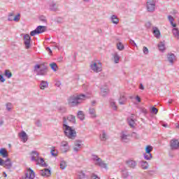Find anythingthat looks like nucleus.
Masks as SVG:
<instances>
[{
  "instance_id": "58836bf2",
  "label": "nucleus",
  "mask_w": 179,
  "mask_h": 179,
  "mask_svg": "<svg viewBox=\"0 0 179 179\" xmlns=\"http://www.w3.org/2000/svg\"><path fill=\"white\" fill-rule=\"evenodd\" d=\"M173 34H174V36L176 37H179V31H178V29L177 28H174L173 29Z\"/></svg>"
},
{
  "instance_id": "7c9ffc66",
  "label": "nucleus",
  "mask_w": 179,
  "mask_h": 179,
  "mask_svg": "<svg viewBox=\"0 0 179 179\" xmlns=\"http://www.w3.org/2000/svg\"><path fill=\"white\" fill-rule=\"evenodd\" d=\"M108 92H110L108 88H101V93L102 96H106V94H107L108 93Z\"/></svg>"
},
{
  "instance_id": "b1692460",
  "label": "nucleus",
  "mask_w": 179,
  "mask_h": 179,
  "mask_svg": "<svg viewBox=\"0 0 179 179\" xmlns=\"http://www.w3.org/2000/svg\"><path fill=\"white\" fill-rule=\"evenodd\" d=\"M158 48L160 51H164L166 50V46L164 42H161L158 44Z\"/></svg>"
},
{
  "instance_id": "79ce46f5",
  "label": "nucleus",
  "mask_w": 179,
  "mask_h": 179,
  "mask_svg": "<svg viewBox=\"0 0 179 179\" xmlns=\"http://www.w3.org/2000/svg\"><path fill=\"white\" fill-rule=\"evenodd\" d=\"M114 61L115 64H118V62H120V56H118V55H114Z\"/></svg>"
},
{
  "instance_id": "412c9836",
  "label": "nucleus",
  "mask_w": 179,
  "mask_h": 179,
  "mask_svg": "<svg viewBox=\"0 0 179 179\" xmlns=\"http://www.w3.org/2000/svg\"><path fill=\"white\" fill-rule=\"evenodd\" d=\"M174 59H176V55L174 54H171L168 56V61L171 64H174Z\"/></svg>"
},
{
  "instance_id": "2f4dec72",
  "label": "nucleus",
  "mask_w": 179,
  "mask_h": 179,
  "mask_svg": "<svg viewBox=\"0 0 179 179\" xmlns=\"http://www.w3.org/2000/svg\"><path fill=\"white\" fill-rule=\"evenodd\" d=\"M128 122H129V125L131 128H134V127H135V120H134V119L132 118L128 119Z\"/></svg>"
},
{
  "instance_id": "473e14b6",
  "label": "nucleus",
  "mask_w": 179,
  "mask_h": 179,
  "mask_svg": "<svg viewBox=\"0 0 179 179\" xmlns=\"http://www.w3.org/2000/svg\"><path fill=\"white\" fill-rule=\"evenodd\" d=\"M127 101V98L124 97V96H120V99L119 100V103L122 105L125 104V102Z\"/></svg>"
},
{
  "instance_id": "3c124183",
  "label": "nucleus",
  "mask_w": 179,
  "mask_h": 179,
  "mask_svg": "<svg viewBox=\"0 0 179 179\" xmlns=\"http://www.w3.org/2000/svg\"><path fill=\"white\" fill-rule=\"evenodd\" d=\"M91 179H100V178L97 177L96 175H92L91 176Z\"/></svg>"
},
{
  "instance_id": "9b49d317",
  "label": "nucleus",
  "mask_w": 179,
  "mask_h": 179,
  "mask_svg": "<svg viewBox=\"0 0 179 179\" xmlns=\"http://www.w3.org/2000/svg\"><path fill=\"white\" fill-rule=\"evenodd\" d=\"M26 177L27 178H29V179H34V177H36L34 171L31 170L30 168L27 169Z\"/></svg>"
},
{
  "instance_id": "dca6fc26",
  "label": "nucleus",
  "mask_w": 179,
  "mask_h": 179,
  "mask_svg": "<svg viewBox=\"0 0 179 179\" xmlns=\"http://www.w3.org/2000/svg\"><path fill=\"white\" fill-rule=\"evenodd\" d=\"M3 166L5 167V169H10V167H12V162H10V159H8L3 162Z\"/></svg>"
},
{
  "instance_id": "e433bc0d",
  "label": "nucleus",
  "mask_w": 179,
  "mask_h": 179,
  "mask_svg": "<svg viewBox=\"0 0 179 179\" xmlns=\"http://www.w3.org/2000/svg\"><path fill=\"white\" fill-rule=\"evenodd\" d=\"M66 162H65L64 161H62L60 163V168L62 169V170H65V169H66Z\"/></svg>"
},
{
  "instance_id": "f704fd0d",
  "label": "nucleus",
  "mask_w": 179,
  "mask_h": 179,
  "mask_svg": "<svg viewBox=\"0 0 179 179\" xmlns=\"http://www.w3.org/2000/svg\"><path fill=\"white\" fill-rule=\"evenodd\" d=\"M78 117L80 118L81 120H85V114H83V111H79L78 112Z\"/></svg>"
},
{
  "instance_id": "f03ea898",
  "label": "nucleus",
  "mask_w": 179,
  "mask_h": 179,
  "mask_svg": "<svg viewBox=\"0 0 179 179\" xmlns=\"http://www.w3.org/2000/svg\"><path fill=\"white\" fill-rule=\"evenodd\" d=\"M34 72H36L37 75H47V73L48 72V68L47 67V66H45V64L44 63H42L41 64H36L34 66Z\"/></svg>"
},
{
  "instance_id": "423d86ee",
  "label": "nucleus",
  "mask_w": 179,
  "mask_h": 179,
  "mask_svg": "<svg viewBox=\"0 0 179 179\" xmlns=\"http://www.w3.org/2000/svg\"><path fill=\"white\" fill-rule=\"evenodd\" d=\"M68 104L70 106V107H75V106H78L79 102L78 101V98H76V96H70L68 99Z\"/></svg>"
},
{
  "instance_id": "a18cd8bd",
  "label": "nucleus",
  "mask_w": 179,
  "mask_h": 179,
  "mask_svg": "<svg viewBox=\"0 0 179 179\" xmlns=\"http://www.w3.org/2000/svg\"><path fill=\"white\" fill-rule=\"evenodd\" d=\"M151 113L153 114H157V113H159V110L155 107H152L151 109Z\"/></svg>"
},
{
  "instance_id": "f8f14e48",
  "label": "nucleus",
  "mask_w": 179,
  "mask_h": 179,
  "mask_svg": "<svg viewBox=\"0 0 179 179\" xmlns=\"http://www.w3.org/2000/svg\"><path fill=\"white\" fill-rule=\"evenodd\" d=\"M171 149H178L179 141L176 139L171 140Z\"/></svg>"
},
{
  "instance_id": "4468645a",
  "label": "nucleus",
  "mask_w": 179,
  "mask_h": 179,
  "mask_svg": "<svg viewBox=\"0 0 179 179\" xmlns=\"http://www.w3.org/2000/svg\"><path fill=\"white\" fill-rule=\"evenodd\" d=\"M41 174L43 177H50L51 176V171L45 169L41 171Z\"/></svg>"
},
{
  "instance_id": "0eeeda50",
  "label": "nucleus",
  "mask_w": 179,
  "mask_h": 179,
  "mask_svg": "<svg viewBox=\"0 0 179 179\" xmlns=\"http://www.w3.org/2000/svg\"><path fill=\"white\" fill-rule=\"evenodd\" d=\"M156 8V1L155 0H148L147 9L148 12H153Z\"/></svg>"
},
{
  "instance_id": "37998d69",
  "label": "nucleus",
  "mask_w": 179,
  "mask_h": 179,
  "mask_svg": "<svg viewBox=\"0 0 179 179\" xmlns=\"http://www.w3.org/2000/svg\"><path fill=\"white\" fill-rule=\"evenodd\" d=\"M101 141H106L107 139V134H106L105 131L102 132V135L101 136Z\"/></svg>"
},
{
  "instance_id": "de8ad7c7",
  "label": "nucleus",
  "mask_w": 179,
  "mask_h": 179,
  "mask_svg": "<svg viewBox=\"0 0 179 179\" xmlns=\"http://www.w3.org/2000/svg\"><path fill=\"white\" fill-rule=\"evenodd\" d=\"M127 139H128V136H127L125 134H122V141L123 142H127Z\"/></svg>"
},
{
  "instance_id": "9d476101",
  "label": "nucleus",
  "mask_w": 179,
  "mask_h": 179,
  "mask_svg": "<svg viewBox=\"0 0 179 179\" xmlns=\"http://www.w3.org/2000/svg\"><path fill=\"white\" fill-rule=\"evenodd\" d=\"M30 40H31V38L29 34H25L24 36V43L26 48L27 49L30 48Z\"/></svg>"
},
{
  "instance_id": "6e6552de",
  "label": "nucleus",
  "mask_w": 179,
  "mask_h": 179,
  "mask_svg": "<svg viewBox=\"0 0 179 179\" xmlns=\"http://www.w3.org/2000/svg\"><path fill=\"white\" fill-rule=\"evenodd\" d=\"M93 159L95 160V164L99 166V167H102L103 169H107V164H104L103 161H101V159L96 156H94Z\"/></svg>"
},
{
  "instance_id": "6ab92c4d",
  "label": "nucleus",
  "mask_w": 179,
  "mask_h": 179,
  "mask_svg": "<svg viewBox=\"0 0 179 179\" xmlns=\"http://www.w3.org/2000/svg\"><path fill=\"white\" fill-rule=\"evenodd\" d=\"M31 155V160H33L34 162H37V160H38L39 159L38 153H37L36 151H34L32 152Z\"/></svg>"
},
{
  "instance_id": "bb28decb",
  "label": "nucleus",
  "mask_w": 179,
  "mask_h": 179,
  "mask_svg": "<svg viewBox=\"0 0 179 179\" xmlns=\"http://www.w3.org/2000/svg\"><path fill=\"white\" fill-rule=\"evenodd\" d=\"M50 153L52 156H54L55 157L58 156V150H55V147H52Z\"/></svg>"
},
{
  "instance_id": "aec40b11",
  "label": "nucleus",
  "mask_w": 179,
  "mask_h": 179,
  "mask_svg": "<svg viewBox=\"0 0 179 179\" xmlns=\"http://www.w3.org/2000/svg\"><path fill=\"white\" fill-rule=\"evenodd\" d=\"M67 120L72 124H75L76 122V118L72 115H70L67 117Z\"/></svg>"
},
{
  "instance_id": "393cba45",
  "label": "nucleus",
  "mask_w": 179,
  "mask_h": 179,
  "mask_svg": "<svg viewBox=\"0 0 179 179\" xmlns=\"http://www.w3.org/2000/svg\"><path fill=\"white\" fill-rule=\"evenodd\" d=\"M111 20L114 24H118V23L120 22V20H118V18L115 15H113L111 17Z\"/></svg>"
},
{
  "instance_id": "a19ab883",
  "label": "nucleus",
  "mask_w": 179,
  "mask_h": 179,
  "mask_svg": "<svg viewBox=\"0 0 179 179\" xmlns=\"http://www.w3.org/2000/svg\"><path fill=\"white\" fill-rule=\"evenodd\" d=\"M110 107L113 108V110H117V106H115V102L114 101H110Z\"/></svg>"
},
{
  "instance_id": "7ed1b4c3",
  "label": "nucleus",
  "mask_w": 179,
  "mask_h": 179,
  "mask_svg": "<svg viewBox=\"0 0 179 179\" xmlns=\"http://www.w3.org/2000/svg\"><path fill=\"white\" fill-rule=\"evenodd\" d=\"M90 68L92 71L96 72V73L99 72H101L103 70V66L101 65V62H92L90 64Z\"/></svg>"
},
{
  "instance_id": "4c0bfd02",
  "label": "nucleus",
  "mask_w": 179,
  "mask_h": 179,
  "mask_svg": "<svg viewBox=\"0 0 179 179\" xmlns=\"http://www.w3.org/2000/svg\"><path fill=\"white\" fill-rule=\"evenodd\" d=\"M86 178V175L83 173V172H80L78 176V179H85Z\"/></svg>"
},
{
  "instance_id": "69168bd1",
  "label": "nucleus",
  "mask_w": 179,
  "mask_h": 179,
  "mask_svg": "<svg viewBox=\"0 0 179 179\" xmlns=\"http://www.w3.org/2000/svg\"><path fill=\"white\" fill-rule=\"evenodd\" d=\"M163 127H167L166 124H163Z\"/></svg>"
},
{
  "instance_id": "338daca9",
  "label": "nucleus",
  "mask_w": 179,
  "mask_h": 179,
  "mask_svg": "<svg viewBox=\"0 0 179 179\" xmlns=\"http://www.w3.org/2000/svg\"><path fill=\"white\" fill-rule=\"evenodd\" d=\"M177 127L179 129V125H178Z\"/></svg>"
},
{
  "instance_id": "f3484780",
  "label": "nucleus",
  "mask_w": 179,
  "mask_h": 179,
  "mask_svg": "<svg viewBox=\"0 0 179 179\" xmlns=\"http://www.w3.org/2000/svg\"><path fill=\"white\" fill-rule=\"evenodd\" d=\"M127 166H129V167H131V169H135V167H136V162L134 160L127 161Z\"/></svg>"
},
{
  "instance_id": "39448f33",
  "label": "nucleus",
  "mask_w": 179,
  "mask_h": 179,
  "mask_svg": "<svg viewBox=\"0 0 179 179\" xmlns=\"http://www.w3.org/2000/svg\"><path fill=\"white\" fill-rule=\"evenodd\" d=\"M153 150V147L151 145H147L145 147V153L144 154V157L145 160H150L152 159V154L150 152Z\"/></svg>"
},
{
  "instance_id": "5701e85b",
  "label": "nucleus",
  "mask_w": 179,
  "mask_h": 179,
  "mask_svg": "<svg viewBox=\"0 0 179 179\" xmlns=\"http://www.w3.org/2000/svg\"><path fill=\"white\" fill-rule=\"evenodd\" d=\"M62 148H64V152H68V149H69V145H68V142L66 141L62 142Z\"/></svg>"
},
{
  "instance_id": "c03bdc74",
  "label": "nucleus",
  "mask_w": 179,
  "mask_h": 179,
  "mask_svg": "<svg viewBox=\"0 0 179 179\" xmlns=\"http://www.w3.org/2000/svg\"><path fill=\"white\" fill-rule=\"evenodd\" d=\"M142 167L144 170H147V169L149 167V166L148 165V162H143Z\"/></svg>"
},
{
  "instance_id": "e2e57ef3",
  "label": "nucleus",
  "mask_w": 179,
  "mask_h": 179,
  "mask_svg": "<svg viewBox=\"0 0 179 179\" xmlns=\"http://www.w3.org/2000/svg\"><path fill=\"white\" fill-rule=\"evenodd\" d=\"M3 124V122H1L0 125H2Z\"/></svg>"
},
{
  "instance_id": "a211bd4d",
  "label": "nucleus",
  "mask_w": 179,
  "mask_h": 179,
  "mask_svg": "<svg viewBox=\"0 0 179 179\" xmlns=\"http://www.w3.org/2000/svg\"><path fill=\"white\" fill-rule=\"evenodd\" d=\"M20 138L22 139L23 142H27V134L26 132L22 131L19 134Z\"/></svg>"
},
{
  "instance_id": "c756f323",
  "label": "nucleus",
  "mask_w": 179,
  "mask_h": 179,
  "mask_svg": "<svg viewBox=\"0 0 179 179\" xmlns=\"http://www.w3.org/2000/svg\"><path fill=\"white\" fill-rule=\"evenodd\" d=\"M36 162H38V164H40L41 166H47V164L44 162V159L43 158H38V160Z\"/></svg>"
},
{
  "instance_id": "5fc2aeb1",
  "label": "nucleus",
  "mask_w": 179,
  "mask_h": 179,
  "mask_svg": "<svg viewBox=\"0 0 179 179\" xmlns=\"http://www.w3.org/2000/svg\"><path fill=\"white\" fill-rule=\"evenodd\" d=\"M136 100H137V101H138V103H141V97H139V96H136Z\"/></svg>"
},
{
  "instance_id": "ddd939ff",
  "label": "nucleus",
  "mask_w": 179,
  "mask_h": 179,
  "mask_svg": "<svg viewBox=\"0 0 179 179\" xmlns=\"http://www.w3.org/2000/svg\"><path fill=\"white\" fill-rule=\"evenodd\" d=\"M76 97L77 98V100L78 101V104H80L82 101H85L86 99H87V96L85 94H79V95H76Z\"/></svg>"
},
{
  "instance_id": "72a5a7b5",
  "label": "nucleus",
  "mask_w": 179,
  "mask_h": 179,
  "mask_svg": "<svg viewBox=\"0 0 179 179\" xmlns=\"http://www.w3.org/2000/svg\"><path fill=\"white\" fill-rule=\"evenodd\" d=\"M5 76L8 78V79H10L12 78V73L9 70H6L5 71Z\"/></svg>"
},
{
  "instance_id": "bf43d9fd",
  "label": "nucleus",
  "mask_w": 179,
  "mask_h": 179,
  "mask_svg": "<svg viewBox=\"0 0 179 179\" xmlns=\"http://www.w3.org/2000/svg\"><path fill=\"white\" fill-rule=\"evenodd\" d=\"M56 47L57 48H59V46L57 44H56Z\"/></svg>"
},
{
  "instance_id": "0e129e2a",
  "label": "nucleus",
  "mask_w": 179,
  "mask_h": 179,
  "mask_svg": "<svg viewBox=\"0 0 179 179\" xmlns=\"http://www.w3.org/2000/svg\"><path fill=\"white\" fill-rule=\"evenodd\" d=\"M134 115H131V118H134Z\"/></svg>"
},
{
  "instance_id": "4be33fe9",
  "label": "nucleus",
  "mask_w": 179,
  "mask_h": 179,
  "mask_svg": "<svg viewBox=\"0 0 179 179\" xmlns=\"http://www.w3.org/2000/svg\"><path fill=\"white\" fill-rule=\"evenodd\" d=\"M0 155L2 157H8V151H6V149L5 148H1L0 150Z\"/></svg>"
},
{
  "instance_id": "c9c22d12",
  "label": "nucleus",
  "mask_w": 179,
  "mask_h": 179,
  "mask_svg": "<svg viewBox=\"0 0 179 179\" xmlns=\"http://www.w3.org/2000/svg\"><path fill=\"white\" fill-rule=\"evenodd\" d=\"M90 114L92 117H96V110H94V108H90Z\"/></svg>"
},
{
  "instance_id": "603ef678",
  "label": "nucleus",
  "mask_w": 179,
  "mask_h": 179,
  "mask_svg": "<svg viewBox=\"0 0 179 179\" xmlns=\"http://www.w3.org/2000/svg\"><path fill=\"white\" fill-rule=\"evenodd\" d=\"M141 90H145V87H143V84H140V87Z\"/></svg>"
},
{
  "instance_id": "a878e982",
  "label": "nucleus",
  "mask_w": 179,
  "mask_h": 179,
  "mask_svg": "<svg viewBox=\"0 0 179 179\" xmlns=\"http://www.w3.org/2000/svg\"><path fill=\"white\" fill-rule=\"evenodd\" d=\"M47 87H48V83H47V82L42 81L41 83V90H44V89H47Z\"/></svg>"
},
{
  "instance_id": "13d9d810",
  "label": "nucleus",
  "mask_w": 179,
  "mask_h": 179,
  "mask_svg": "<svg viewBox=\"0 0 179 179\" xmlns=\"http://www.w3.org/2000/svg\"><path fill=\"white\" fill-rule=\"evenodd\" d=\"M77 148H80V144H76Z\"/></svg>"
},
{
  "instance_id": "864d4df0",
  "label": "nucleus",
  "mask_w": 179,
  "mask_h": 179,
  "mask_svg": "<svg viewBox=\"0 0 179 179\" xmlns=\"http://www.w3.org/2000/svg\"><path fill=\"white\" fill-rule=\"evenodd\" d=\"M0 166H3V159L0 158Z\"/></svg>"
},
{
  "instance_id": "6e6d98bb",
  "label": "nucleus",
  "mask_w": 179,
  "mask_h": 179,
  "mask_svg": "<svg viewBox=\"0 0 179 179\" xmlns=\"http://www.w3.org/2000/svg\"><path fill=\"white\" fill-rule=\"evenodd\" d=\"M46 50H47V51L49 52L50 54H51V52H52V51H51V49H50V48H47Z\"/></svg>"
},
{
  "instance_id": "49530a36",
  "label": "nucleus",
  "mask_w": 179,
  "mask_h": 179,
  "mask_svg": "<svg viewBox=\"0 0 179 179\" xmlns=\"http://www.w3.org/2000/svg\"><path fill=\"white\" fill-rule=\"evenodd\" d=\"M6 108H7L8 111H10V110H12V108H13L12 103H8L6 104Z\"/></svg>"
},
{
  "instance_id": "8fccbe9b",
  "label": "nucleus",
  "mask_w": 179,
  "mask_h": 179,
  "mask_svg": "<svg viewBox=\"0 0 179 179\" xmlns=\"http://www.w3.org/2000/svg\"><path fill=\"white\" fill-rule=\"evenodd\" d=\"M0 80L2 83L5 82L6 80H5V78H3V76L0 75Z\"/></svg>"
},
{
  "instance_id": "cd10ccee",
  "label": "nucleus",
  "mask_w": 179,
  "mask_h": 179,
  "mask_svg": "<svg viewBox=\"0 0 179 179\" xmlns=\"http://www.w3.org/2000/svg\"><path fill=\"white\" fill-rule=\"evenodd\" d=\"M50 66L51 69H52V71H54L55 72H57V71H58V66H57V64L52 63L50 64Z\"/></svg>"
},
{
  "instance_id": "20e7f679",
  "label": "nucleus",
  "mask_w": 179,
  "mask_h": 179,
  "mask_svg": "<svg viewBox=\"0 0 179 179\" xmlns=\"http://www.w3.org/2000/svg\"><path fill=\"white\" fill-rule=\"evenodd\" d=\"M45 30H47V27L45 26H38L35 30L31 31L30 35L33 36L36 34H41V33H44Z\"/></svg>"
},
{
  "instance_id": "f257e3e1",
  "label": "nucleus",
  "mask_w": 179,
  "mask_h": 179,
  "mask_svg": "<svg viewBox=\"0 0 179 179\" xmlns=\"http://www.w3.org/2000/svg\"><path fill=\"white\" fill-rule=\"evenodd\" d=\"M64 124L63 128L64 129V134L66 136L70 139H75L76 137V131L72 129V127L68 126V122H66V117L63 118Z\"/></svg>"
},
{
  "instance_id": "09e8293b",
  "label": "nucleus",
  "mask_w": 179,
  "mask_h": 179,
  "mask_svg": "<svg viewBox=\"0 0 179 179\" xmlns=\"http://www.w3.org/2000/svg\"><path fill=\"white\" fill-rule=\"evenodd\" d=\"M143 52L145 53V54H149V49H148V48L147 47H143Z\"/></svg>"
},
{
  "instance_id": "c85d7f7f",
  "label": "nucleus",
  "mask_w": 179,
  "mask_h": 179,
  "mask_svg": "<svg viewBox=\"0 0 179 179\" xmlns=\"http://www.w3.org/2000/svg\"><path fill=\"white\" fill-rule=\"evenodd\" d=\"M168 19H169L171 26H173V27H176L177 26V24L173 23L174 22V18L173 17V16L169 15Z\"/></svg>"
},
{
  "instance_id": "052dcab7",
  "label": "nucleus",
  "mask_w": 179,
  "mask_h": 179,
  "mask_svg": "<svg viewBox=\"0 0 179 179\" xmlns=\"http://www.w3.org/2000/svg\"><path fill=\"white\" fill-rule=\"evenodd\" d=\"M3 174H4V177H6V176H7L6 173L4 172Z\"/></svg>"
},
{
  "instance_id": "2eb2a0df",
  "label": "nucleus",
  "mask_w": 179,
  "mask_h": 179,
  "mask_svg": "<svg viewBox=\"0 0 179 179\" xmlns=\"http://www.w3.org/2000/svg\"><path fill=\"white\" fill-rule=\"evenodd\" d=\"M153 34L156 38H160V30H159V28L155 27L153 28Z\"/></svg>"
},
{
  "instance_id": "4d7b16f0",
  "label": "nucleus",
  "mask_w": 179,
  "mask_h": 179,
  "mask_svg": "<svg viewBox=\"0 0 179 179\" xmlns=\"http://www.w3.org/2000/svg\"><path fill=\"white\" fill-rule=\"evenodd\" d=\"M73 150H75V152H78V148L76 147L73 148Z\"/></svg>"
},
{
  "instance_id": "680f3d73",
  "label": "nucleus",
  "mask_w": 179,
  "mask_h": 179,
  "mask_svg": "<svg viewBox=\"0 0 179 179\" xmlns=\"http://www.w3.org/2000/svg\"><path fill=\"white\" fill-rule=\"evenodd\" d=\"M85 2H89V0H83Z\"/></svg>"
},
{
  "instance_id": "1a4fd4ad",
  "label": "nucleus",
  "mask_w": 179,
  "mask_h": 179,
  "mask_svg": "<svg viewBox=\"0 0 179 179\" xmlns=\"http://www.w3.org/2000/svg\"><path fill=\"white\" fill-rule=\"evenodd\" d=\"M8 20L10 22H19V20H20V14H17V15L14 16L13 13H10Z\"/></svg>"
},
{
  "instance_id": "ea45409f",
  "label": "nucleus",
  "mask_w": 179,
  "mask_h": 179,
  "mask_svg": "<svg viewBox=\"0 0 179 179\" xmlns=\"http://www.w3.org/2000/svg\"><path fill=\"white\" fill-rule=\"evenodd\" d=\"M117 49L120 50V51H122V50H124V45L121 42L117 43Z\"/></svg>"
}]
</instances>
